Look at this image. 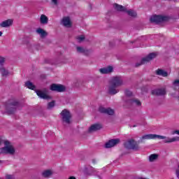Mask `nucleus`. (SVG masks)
Returning <instances> with one entry per match:
<instances>
[{
  "label": "nucleus",
  "mask_w": 179,
  "mask_h": 179,
  "mask_svg": "<svg viewBox=\"0 0 179 179\" xmlns=\"http://www.w3.org/2000/svg\"><path fill=\"white\" fill-rule=\"evenodd\" d=\"M122 85H124L122 77L118 76L113 77L109 82L108 90L109 94H117V93L120 92L117 87H120V86H122Z\"/></svg>",
  "instance_id": "f257e3e1"
},
{
  "label": "nucleus",
  "mask_w": 179,
  "mask_h": 179,
  "mask_svg": "<svg viewBox=\"0 0 179 179\" xmlns=\"http://www.w3.org/2000/svg\"><path fill=\"white\" fill-rule=\"evenodd\" d=\"M145 139H164V143H171L173 142H177L179 141V137H166L164 136H160L157 134H146L141 138V142Z\"/></svg>",
  "instance_id": "f03ea898"
},
{
  "label": "nucleus",
  "mask_w": 179,
  "mask_h": 179,
  "mask_svg": "<svg viewBox=\"0 0 179 179\" xmlns=\"http://www.w3.org/2000/svg\"><path fill=\"white\" fill-rule=\"evenodd\" d=\"M157 57V52H152L150 53L148 56L145 57H143L140 62H137L135 64V68H139L141 65H145V64H148V62H150V61H152V59H155Z\"/></svg>",
  "instance_id": "7ed1b4c3"
},
{
  "label": "nucleus",
  "mask_w": 179,
  "mask_h": 179,
  "mask_svg": "<svg viewBox=\"0 0 179 179\" xmlns=\"http://www.w3.org/2000/svg\"><path fill=\"white\" fill-rule=\"evenodd\" d=\"M124 146L129 150H135L136 152L139 150V145L138 143L134 139H129L124 143Z\"/></svg>",
  "instance_id": "20e7f679"
},
{
  "label": "nucleus",
  "mask_w": 179,
  "mask_h": 179,
  "mask_svg": "<svg viewBox=\"0 0 179 179\" xmlns=\"http://www.w3.org/2000/svg\"><path fill=\"white\" fill-rule=\"evenodd\" d=\"M20 103L17 101H13L6 106V112L8 114H13L16 113V110H17V107H19Z\"/></svg>",
  "instance_id": "39448f33"
},
{
  "label": "nucleus",
  "mask_w": 179,
  "mask_h": 179,
  "mask_svg": "<svg viewBox=\"0 0 179 179\" xmlns=\"http://www.w3.org/2000/svg\"><path fill=\"white\" fill-rule=\"evenodd\" d=\"M168 16L163 15H153L150 18L151 23H155V24H159V23H163V22H167L169 20Z\"/></svg>",
  "instance_id": "423d86ee"
},
{
  "label": "nucleus",
  "mask_w": 179,
  "mask_h": 179,
  "mask_svg": "<svg viewBox=\"0 0 179 179\" xmlns=\"http://www.w3.org/2000/svg\"><path fill=\"white\" fill-rule=\"evenodd\" d=\"M60 115L62 116V121L65 122V124H71V119L72 118V115H71V112L67 109L63 110Z\"/></svg>",
  "instance_id": "0eeeda50"
},
{
  "label": "nucleus",
  "mask_w": 179,
  "mask_h": 179,
  "mask_svg": "<svg viewBox=\"0 0 179 179\" xmlns=\"http://www.w3.org/2000/svg\"><path fill=\"white\" fill-rule=\"evenodd\" d=\"M50 90H52V92L62 93L66 90V87H65L64 85L53 83L50 85Z\"/></svg>",
  "instance_id": "6e6552de"
},
{
  "label": "nucleus",
  "mask_w": 179,
  "mask_h": 179,
  "mask_svg": "<svg viewBox=\"0 0 179 179\" xmlns=\"http://www.w3.org/2000/svg\"><path fill=\"white\" fill-rule=\"evenodd\" d=\"M15 153V150L13 146H5L0 148V155H11L13 156Z\"/></svg>",
  "instance_id": "1a4fd4ad"
},
{
  "label": "nucleus",
  "mask_w": 179,
  "mask_h": 179,
  "mask_svg": "<svg viewBox=\"0 0 179 179\" xmlns=\"http://www.w3.org/2000/svg\"><path fill=\"white\" fill-rule=\"evenodd\" d=\"M99 111L101 114H107L108 115H114L115 113L111 108H104L103 106H99Z\"/></svg>",
  "instance_id": "9d476101"
},
{
  "label": "nucleus",
  "mask_w": 179,
  "mask_h": 179,
  "mask_svg": "<svg viewBox=\"0 0 179 179\" xmlns=\"http://www.w3.org/2000/svg\"><path fill=\"white\" fill-rule=\"evenodd\" d=\"M120 143V139L119 138H113L111 140H109L108 142H107L105 144V148L106 149H110V148H114L116 145H118Z\"/></svg>",
  "instance_id": "9b49d317"
},
{
  "label": "nucleus",
  "mask_w": 179,
  "mask_h": 179,
  "mask_svg": "<svg viewBox=\"0 0 179 179\" xmlns=\"http://www.w3.org/2000/svg\"><path fill=\"white\" fill-rule=\"evenodd\" d=\"M153 96H165L166 94V89L159 88L151 91Z\"/></svg>",
  "instance_id": "f8f14e48"
},
{
  "label": "nucleus",
  "mask_w": 179,
  "mask_h": 179,
  "mask_svg": "<svg viewBox=\"0 0 179 179\" xmlns=\"http://www.w3.org/2000/svg\"><path fill=\"white\" fill-rule=\"evenodd\" d=\"M62 24L64 27H72V22H71V18L69 17H64L62 20Z\"/></svg>",
  "instance_id": "ddd939ff"
},
{
  "label": "nucleus",
  "mask_w": 179,
  "mask_h": 179,
  "mask_svg": "<svg viewBox=\"0 0 179 179\" xmlns=\"http://www.w3.org/2000/svg\"><path fill=\"white\" fill-rule=\"evenodd\" d=\"M35 92L40 99H43L44 100H49V99H51V96L47 95L45 93L43 92V91L35 90Z\"/></svg>",
  "instance_id": "4468645a"
},
{
  "label": "nucleus",
  "mask_w": 179,
  "mask_h": 179,
  "mask_svg": "<svg viewBox=\"0 0 179 179\" xmlns=\"http://www.w3.org/2000/svg\"><path fill=\"white\" fill-rule=\"evenodd\" d=\"M37 34L40 35L41 38H45L48 36V33L42 28H38L36 29Z\"/></svg>",
  "instance_id": "2eb2a0df"
},
{
  "label": "nucleus",
  "mask_w": 179,
  "mask_h": 179,
  "mask_svg": "<svg viewBox=\"0 0 179 179\" xmlns=\"http://www.w3.org/2000/svg\"><path fill=\"white\" fill-rule=\"evenodd\" d=\"M113 68L111 66H108L106 68H102L99 69V72H101L103 75H106L107 73H111L113 72Z\"/></svg>",
  "instance_id": "dca6fc26"
},
{
  "label": "nucleus",
  "mask_w": 179,
  "mask_h": 179,
  "mask_svg": "<svg viewBox=\"0 0 179 179\" xmlns=\"http://www.w3.org/2000/svg\"><path fill=\"white\" fill-rule=\"evenodd\" d=\"M101 128L102 127L100 124H92L89 129V132H94L96 131L101 129Z\"/></svg>",
  "instance_id": "f3484780"
},
{
  "label": "nucleus",
  "mask_w": 179,
  "mask_h": 179,
  "mask_svg": "<svg viewBox=\"0 0 179 179\" xmlns=\"http://www.w3.org/2000/svg\"><path fill=\"white\" fill-rule=\"evenodd\" d=\"M12 24H13V20L8 19L7 20L2 22L0 24V26H1V27H9L12 26Z\"/></svg>",
  "instance_id": "a211bd4d"
},
{
  "label": "nucleus",
  "mask_w": 179,
  "mask_h": 179,
  "mask_svg": "<svg viewBox=\"0 0 179 179\" xmlns=\"http://www.w3.org/2000/svg\"><path fill=\"white\" fill-rule=\"evenodd\" d=\"M156 75H158L159 76H163V78H167L169 76V73L163 69H158L156 71Z\"/></svg>",
  "instance_id": "6ab92c4d"
},
{
  "label": "nucleus",
  "mask_w": 179,
  "mask_h": 179,
  "mask_svg": "<svg viewBox=\"0 0 179 179\" xmlns=\"http://www.w3.org/2000/svg\"><path fill=\"white\" fill-rule=\"evenodd\" d=\"M113 8L115 10H118L119 12H127V8L117 3L113 4Z\"/></svg>",
  "instance_id": "aec40b11"
},
{
  "label": "nucleus",
  "mask_w": 179,
  "mask_h": 179,
  "mask_svg": "<svg viewBox=\"0 0 179 179\" xmlns=\"http://www.w3.org/2000/svg\"><path fill=\"white\" fill-rule=\"evenodd\" d=\"M52 174L53 173L51 170H45L41 173V176L43 177V178H50Z\"/></svg>",
  "instance_id": "412c9836"
},
{
  "label": "nucleus",
  "mask_w": 179,
  "mask_h": 179,
  "mask_svg": "<svg viewBox=\"0 0 179 179\" xmlns=\"http://www.w3.org/2000/svg\"><path fill=\"white\" fill-rule=\"evenodd\" d=\"M76 50H77V52H78L79 54H84L85 55H86V54L89 52V50L80 46H77Z\"/></svg>",
  "instance_id": "4be33fe9"
},
{
  "label": "nucleus",
  "mask_w": 179,
  "mask_h": 179,
  "mask_svg": "<svg viewBox=\"0 0 179 179\" xmlns=\"http://www.w3.org/2000/svg\"><path fill=\"white\" fill-rule=\"evenodd\" d=\"M41 24H47L48 23V17L45 15L42 14L40 18Z\"/></svg>",
  "instance_id": "5701e85b"
},
{
  "label": "nucleus",
  "mask_w": 179,
  "mask_h": 179,
  "mask_svg": "<svg viewBox=\"0 0 179 179\" xmlns=\"http://www.w3.org/2000/svg\"><path fill=\"white\" fill-rule=\"evenodd\" d=\"M0 73H1V76H4V77H6V76H9V71H8L3 66L0 67Z\"/></svg>",
  "instance_id": "b1692460"
},
{
  "label": "nucleus",
  "mask_w": 179,
  "mask_h": 179,
  "mask_svg": "<svg viewBox=\"0 0 179 179\" xmlns=\"http://www.w3.org/2000/svg\"><path fill=\"white\" fill-rule=\"evenodd\" d=\"M130 103L132 106H137L138 107H141L142 106V103L138 99H131L130 100Z\"/></svg>",
  "instance_id": "393cba45"
},
{
  "label": "nucleus",
  "mask_w": 179,
  "mask_h": 179,
  "mask_svg": "<svg viewBox=\"0 0 179 179\" xmlns=\"http://www.w3.org/2000/svg\"><path fill=\"white\" fill-rule=\"evenodd\" d=\"M25 87L28 89H30L31 90H35L36 89V85H33V83L30 81H27L25 83Z\"/></svg>",
  "instance_id": "a878e982"
},
{
  "label": "nucleus",
  "mask_w": 179,
  "mask_h": 179,
  "mask_svg": "<svg viewBox=\"0 0 179 179\" xmlns=\"http://www.w3.org/2000/svg\"><path fill=\"white\" fill-rule=\"evenodd\" d=\"M127 13L129 15V16H131V17H136V12H135L133 10H127L126 11Z\"/></svg>",
  "instance_id": "bb28decb"
},
{
  "label": "nucleus",
  "mask_w": 179,
  "mask_h": 179,
  "mask_svg": "<svg viewBox=\"0 0 179 179\" xmlns=\"http://www.w3.org/2000/svg\"><path fill=\"white\" fill-rule=\"evenodd\" d=\"M158 157H159V155H157V154H152V155H150L149 160H150V162H154L155 160H156L157 159Z\"/></svg>",
  "instance_id": "cd10ccee"
},
{
  "label": "nucleus",
  "mask_w": 179,
  "mask_h": 179,
  "mask_svg": "<svg viewBox=\"0 0 179 179\" xmlns=\"http://www.w3.org/2000/svg\"><path fill=\"white\" fill-rule=\"evenodd\" d=\"M55 101H52V102H49L48 103V110H51V108H53V107H55Z\"/></svg>",
  "instance_id": "c85d7f7f"
},
{
  "label": "nucleus",
  "mask_w": 179,
  "mask_h": 179,
  "mask_svg": "<svg viewBox=\"0 0 179 179\" xmlns=\"http://www.w3.org/2000/svg\"><path fill=\"white\" fill-rule=\"evenodd\" d=\"M78 43H82L83 41H85V36L84 35H80L76 37Z\"/></svg>",
  "instance_id": "c756f323"
},
{
  "label": "nucleus",
  "mask_w": 179,
  "mask_h": 179,
  "mask_svg": "<svg viewBox=\"0 0 179 179\" xmlns=\"http://www.w3.org/2000/svg\"><path fill=\"white\" fill-rule=\"evenodd\" d=\"M5 64V57H0V66H3Z\"/></svg>",
  "instance_id": "7c9ffc66"
},
{
  "label": "nucleus",
  "mask_w": 179,
  "mask_h": 179,
  "mask_svg": "<svg viewBox=\"0 0 179 179\" xmlns=\"http://www.w3.org/2000/svg\"><path fill=\"white\" fill-rule=\"evenodd\" d=\"M125 95L127 96L128 97H131L132 96V92L128 90H125Z\"/></svg>",
  "instance_id": "2f4dec72"
},
{
  "label": "nucleus",
  "mask_w": 179,
  "mask_h": 179,
  "mask_svg": "<svg viewBox=\"0 0 179 179\" xmlns=\"http://www.w3.org/2000/svg\"><path fill=\"white\" fill-rule=\"evenodd\" d=\"M4 145H5V146H13V145H10V142H9L8 141H5Z\"/></svg>",
  "instance_id": "473e14b6"
},
{
  "label": "nucleus",
  "mask_w": 179,
  "mask_h": 179,
  "mask_svg": "<svg viewBox=\"0 0 179 179\" xmlns=\"http://www.w3.org/2000/svg\"><path fill=\"white\" fill-rule=\"evenodd\" d=\"M6 179H15V176H13L12 175H7L6 176Z\"/></svg>",
  "instance_id": "72a5a7b5"
},
{
  "label": "nucleus",
  "mask_w": 179,
  "mask_h": 179,
  "mask_svg": "<svg viewBox=\"0 0 179 179\" xmlns=\"http://www.w3.org/2000/svg\"><path fill=\"white\" fill-rule=\"evenodd\" d=\"M52 3L55 5H58V0H52Z\"/></svg>",
  "instance_id": "f704fd0d"
},
{
  "label": "nucleus",
  "mask_w": 179,
  "mask_h": 179,
  "mask_svg": "<svg viewBox=\"0 0 179 179\" xmlns=\"http://www.w3.org/2000/svg\"><path fill=\"white\" fill-rule=\"evenodd\" d=\"M176 134L177 135H179V130H176L173 131V134Z\"/></svg>",
  "instance_id": "c9c22d12"
},
{
  "label": "nucleus",
  "mask_w": 179,
  "mask_h": 179,
  "mask_svg": "<svg viewBox=\"0 0 179 179\" xmlns=\"http://www.w3.org/2000/svg\"><path fill=\"white\" fill-rule=\"evenodd\" d=\"M68 179H76V178L75 176H70Z\"/></svg>",
  "instance_id": "e433bc0d"
},
{
  "label": "nucleus",
  "mask_w": 179,
  "mask_h": 179,
  "mask_svg": "<svg viewBox=\"0 0 179 179\" xmlns=\"http://www.w3.org/2000/svg\"><path fill=\"white\" fill-rule=\"evenodd\" d=\"M92 163H94V164H96V159H92Z\"/></svg>",
  "instance_id": "4c0bfd02"
},
{
  "label": "nucleus",
  "mask_w": 179,
  "mask_h": 179,
  "mask_svg": "<svg viewBox=\"0 0 179 179\" xmlns=\"http://www.w3.org/2000/svg\"><path fill=\"white\" fill-rule=\"evenodd\" d=\"M2 36V31H0V37Z\"/></svg>",
  "instance_id": "58836bf2"
},
{
  "label": "nucleus",
  "mask_w": 179,
  "mask_h": 179,
  "mask_svg": "<svg viewBox=\"0 0 179 179\" xmlns=\"http://www.w3.org/2000/svg\"><path fill=\"white\" fill-rule=\"evenodd\" d=\"M138 179H146V178H138Z\"/></svg>",
  "instance_id": "ea45409f"
},
{
  "label": "nucleus",
  "mask_w": 179,
  "mask_h": 179,
  "mask_svg": "<svg viewBox=\"0 0 179 179\" xmlns=\"http://www.w3.org/2000/svg\"><path fill=\"white\" fill-rule=\"evenodd\" d=\"M85 171H87V168L85 169Z\"/></svg>",
  "instance_id": "a19ab883"
},
{
  "label": "nucleus",
  "mask_w": 179,
  "mask_h": 179,
  "mask_svg": "<svg viewBox=\"0 0 179 179\" xmlns=\"http://www.w3.org/2000/svg\"><path fill=\"white\" fill-rule=\"evenodd\" d=\"M133 127H134V128H135V127H136V125H134Z\"/></svg>",
  "instance_id": "79ce46f5"
},
{
  "label": "nucleus",
  "mask_w": 179,
  "mask_h": 179,
  "mask_svg": "<svg viewBox=\"0 0 179 179\" xmlns=\"http://www.w3.org/2000/svg\"><path fill=\"white\" fill-rule=\"evenodd\" d=\"M0 163H2V160H0Z\"/></svg>",
  "instance_id": "37998d69"
},
{
  "label": "nucleus",
  "mask_w": 179,
  "mask_h": 179,
  "mask_svg": "<svg viewBox=\"0 0 179 179\" xmlns=\"http://www.w3.org/2000/svg\"><path fill=\"white\" fill-rule=\"evenodd\" d=\"M0 163H2V160H0Z\"/></svg>",
  "instance_id": "c03bdc74"
},
{
  "label": "nucleus",
  "mask_w": 179,
  "mask_h": 179,
  "mask_svg": "<svg viewBox=\"0 0 179 179\" xmlns=\"http://www.w3.org/2000/svg\"><path fill=\"white\" fill-rule=\"evenodd\" d=\"M89 175H90V173H88Z\"/></svg>",
  "instance_id": "a18cd8bd"
}]
</instances>
